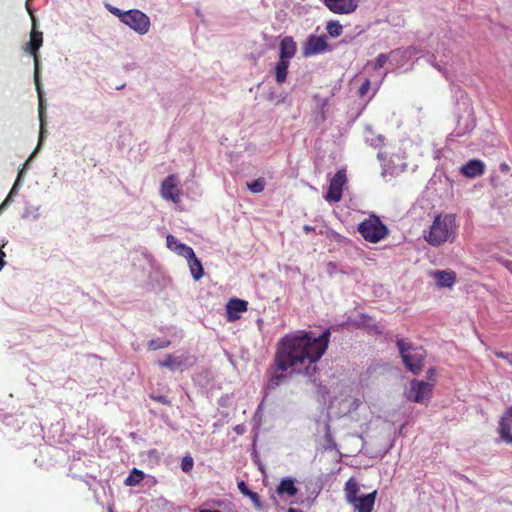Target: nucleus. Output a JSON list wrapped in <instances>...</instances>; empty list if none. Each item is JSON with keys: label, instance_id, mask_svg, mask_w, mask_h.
I'll return each instance as SVG.
<instances>
[{"label": "nucleus", "instance_id": "40", "mask_svg": "<svg viewBox=\"0 0 512 512\" xmlns=\"http://www.w3.org/2000/svg\"><path fill=\"white\" fill-rule=\"evenodd\" d=\"M25 165H26V163H25V164H23L22 169H20V170H19V172H18V176H17V179H16V181H15V184H14V186H13V188H12V190H11V192H10L9 196L14 192L16 185L19 183V180H20V178L22 177V173H23V170H24Z\"/></svg>", "mask_w": 512, "mask_h": 512}, {"label": "nucleus", "instance_id": "23", "mask_svg": "<svg viewBox=\"0 0 512 512\" xmlns=\"http://www.w3.org/2000/svg\"><path fill=\"white\" fill-rule=\"evenodd\" d=\"M145 478L143 471L134 468L129 476L125 479L124 483L127 486H136Z\"/></svg>", "mask_w": 512, "mask_h": 512}, {"label": "nucleus", "instance_id": "18", "mask_svg": "<svg viewBox=\"0 0 512 512\" xmlns=\"http://www.w3.org/2000/svg\"><path fill=\"white\" fill-rule=\"evenodd\" d=\"M498 433L501 441L512 444V421L508 417H501L498 425Z\"/></svg>", "mask_w": 512, "mask_h": 512}, {"label": "nucleus", "instance_id": "7", "mask_svg": "<svg viewBox=\"0 0 512 512\" xmlns=\"http://www.w3.org/2000/svg\"><path fill=\"white\" fill-rule=\"evenodd\" d=\"M347 182L346 171L344 169L338 170L333 178L330 180L328 191L325 199L329 202H338L343 195V188Z\"/></svg>", "mask_w": 512, "mask_h": 512}, {"label": "nucleus", "instance_id": "44", "mask_svg": "<svg viewBox=\"0 0 512 512\" xmlns=\"http://www.w3.org/2000/svg\"><path fill=\"white\" fill-rule=\"evenodd\" d=\"M433 224L434 225L441 224V215H438L435 217Z\"/></svg>", "mask_w": 512, "mask_h": 512}, {"label": "nucleus", "instance_id": "41", "mask_svg": "<svg viewBox=\"0 0 512 512\" xmlns=\"http://www.w3.org/2000/svg\"><path fill=\"white\" fill-rule=\"evenodd\" d=\"M246 496H248L253 501H258V499H259V495L256 492H253L251 490H249V492H248V494H246Z\"/></svg>", "mask_w": 512, "mask_h": 512}, {"label": "nucleus", "instance_id": "45", "mask_svg": "<svg viewBox=\"0 0 512 512\" xmlns=\"http://www.w3.org/2000/svg\"><path fill=\"white\" fill-rule=\"evenodd\" d=\"M304 231H305V233H309L311 231H314V227L313 226H304Z\"/></svg>", "mask_w": 512, "mask_h": 512}, {"label": "nucleus", "instance_id": "20", "mask_svg": "<svg viewBox=\"0 0 512 512\" xmlns=\"http://www.w3.org/2000/svg\"><path fill=\"white\" fill-rule=\"evenodd\" d=\"M290 61L279 59L275 66V80L278 84H282L287 80L288 68Z\"/></svg>", "mask_w": 512, "mask_h": 512}, {"label": "nucleus", "instance_id": "13", "mask_svg": "<svg viewBox=\"0 0 512 512\" xmlns=\"http://www.w3.org/2000/svg\"><path fill=\"white\" fill-rule=\"evenodd\" d=\"M328 44L325 36L311 35L304 45V55L312 56L326 51Z\"/></svg>", "mask_w": 512, "mask_h": 512}, {"label": "nucleus", "instance_id": "39", "mask_svg": "<svg viewBox=\"0 0 512 512\" xmlns=\"http://www.w3.org/2000/svg\"><path fill=\"white\" fill-rule=\"evenodd\" d=\"M435 376H436L435 368H429L428 371H427V378H428V380L433 382L435 380Z\"/></svg>", "mask_w": 512, "mask_h": 512}, {"label": "nucleus", "instance_id": "2", "mask_svg": "<svg viewBox=\"0 0 512 512\" xmlns=\"http://www.w3.org/2000/svg\"><path fill=\"white\" fill-rule=\"evenodd\" d=\"M43 43V34L42 32L36 30V22L33 19L32 23V30L30 33V40L26 44L25 51L30 53L34 58V83L35 88L39 97V118L41 121V131H40V137L43 133V105H42V85L40 81V73H39V56H38V50L42 46Z\"/></svg>", "mask_w": 512, "mask_h": 512}, {"label": "nucleus", "instance_id": "21", "mask_svg": "<svg viewBox=\"0 0 512 512\" xmlns=\"http://www.w3.org/2000/svg\"><path fill=\"white\" fill-rule=\"evenodd\" d=\"M187 261L193 279L195 281L200 280L204 275V269L202 267L201 261L196 257L195 254L194 257L189 258Z\"/></svg>", "mask_w": 512, "mask_h": 512}, {"label": "nucleus", "instance_id": "15", "mask_svg": "<svg viewBox=\"0 0 512 512\" xmlns=\"http://www.w3.org/2000/svg\"><path fill=\"white\" fill-rule=\"evenodd\" d=\"M377 497V490L371 493L358 497L350 505L354 508L355 512H372Z\"/></svg>", "mask_w": 512, "mask_h": 512}, {"label": "nucleus", "instance_id": "30", "mask_svg": "<svg viewBox=\"0 0 512 512\" xmlns=\"http://www.w3.org/2000/svg\"><path fill=\"white\" fill-rule=\"evenodd\" d=\"M388 61V55L387 54H384V53H381L377 56L376 58V61H375V64H374V69H380L382 68L386 62Z\"/></svg>", "mask_w": 512, "mask_h": 512}, {"label": "nucleus", "instance_id": "43", "mask_svg": "<svg viewBox=\"0 0 512 512\" xmlns=\"http://www.w3.org/2000/svg\"><path fill=\"white\" fill-rule=\"evenodd\" d=\"M503 417H508V418H510V421H512V406L506 410Z\"/></svg>", "mask_w": 512, "mask_h": 512}, {"label": "nucleus", "instance_id": "14", "mask_svg": "<svg viewBox=\"0 0 512 512\" xmlns=\"http://www.w3.org/2000/svg\"><path fill=\"white\" fill-rule=\"evenodd\" d=\"M248 310V302L239 298H233L226 304L227 320L235 322L240 319V313Z\"/></svg>", "mask_w": 512, "mask_h": 512}, {"label": "nucleus", "instance_id": "48", "mask_svg": "<svg viewBox=\"0 0 512 512\" xmlns=\"http://www.w3.org/2000/svg\"><path fill=\"white\" fill-rule=\"evenodd\" d=\"M502 168H503V169H507V168H508V166H507L506 164H503V165H502Z\"/></svg>", "mask_w": 512, "mask_h": 512}, {"label": "nucleus", "instance_id": "17", "mask_svg": "<svg viewBox=\"0 0 512 512\" xmlns=\"http://www.w3.org/2000/svg\"><path fill=\"white\" fill-rule=\"evenodd\" d=\"M297 46L292 37L287 36L280 42L279 59L290 61L296 54Z\"/></svg>", "mask_w": 512, "mask_h": 512}, {"label": "nucleus", "instance_id": "32", "mask_svg": "<svg viewBox=\"0 0 512 512\" xmlns=\"http://www.w3.org/2000/svg\"><path fill=\"white\" fill-rule=\"evenodd\" d=\"M359 224H383L380 218L374 214L370 215L368 218L362 220Z\"/></svg>", "mask_w": 512, "mask_h": 512}, {"label": "nucleus", "instance_id": "4", "mask_svg": "<svg viewBox=\"0 0 512 512\" xmlns=\"http://www.w3.org/2000/svg\"><path fill=\"white\" fill-rule=\"evenodd\" d=\"M455 227L456 226H429L428 231H424V238L430 245L436 247L440 246L455 238Z\"/></svg>", "mask_w": 512, "mask_h": 512}, {"label": "nucleus", "instance_id": "25", "mask_svg": "<svg viewBox=\"0 0 512 512\" xmlns=\"http://www.w3.org/2000/svg\"><path fill=\"white\" fill-rule=\"evenodd\" d=\"M174 252L176 254H178L179 256L186 258L187 260L189 258L194 257V254H195L194 250L190 246H187L184 243L177 244V246L174 247Z\"/></svg>", "mask_w": 512, "mask_h": 512}, {"label": "nucleus", "instance_id": "49", "mask_svg": "<svg viewBox=\"0 0 512 512\" xmlns=\"http://www.w3.org/2000/svg\"><path fill=\"white\" fill-rule=\"evenodd\" d=\"M5 205V202L1 204L0 206V210L2 209V207Z\"/></svg>", "mask_w": 512, "mask_h": 512}, {"label": "nucleus", "instance_id": "6", "mask_svg": "<svg viewBox=\"0 0 512 512\" xmlns=\"http://www.w3.org/2000/svg\"><path fill=\"white\" fill-rule=\"evenodd\" d=\"M160 195L163 199L172 201L175 204L181 202L183 192L179 186L177 175L171 174L162 181Z\"/></svg>", "mask_w": 512, "mask_h": 512}, {"label": "nucleus", "instance_id": "46", "mask_svg": "<svg viewBox=\"0 0 512 512\" xmlns=\"http://www.w3.org/2000/svg\"><path fill=\"white\" fill-rule=\"evenodd\" d=\"M328 268H331V269H335L336 268V264L334 262H329L327 264Z\"/></svg>", "mask_w": 512, "mask_h": 512}, {"label": "nucleus", "instance_id": "3", "mask_svg": "<svg viewBox=\"0 0 512 512\" xmlns=\"http://www.w3.org/2000/svg\"><path fill=\"white\" fill-rule=\"evenodd\" d=\"M396 345L404 366L414 375H419L424 367L426 350L402 338H397Z\"/></svg>", "mask_w": 512, "mask_h": 512}, {"label": "nucleus", "instance_id": "31", "mask_svg": "<svg viewBox=\"0 0 512 512\" xmlns=\"http://www.w3.org/2000/svg\"><path fill=\"white\" fill-rule=\"evenodd\" d=\"M370 87H371L370 80L369 79H365L364 82L359 87L358 95L360 97H364L368 93V91L370 90Z\"/></svg>", "mask_w": 512, "mask_h": 512}, {"label": "nucleus", "instance_id": "22", "mask_svg": "<svg viewBox=\"0 0 512 512\" xmlns=\"http://www.w3.org/2000/svg\"><path fill=\"white\" fill-rule=\"evenodd\" d=\"M277 492L279 494H287L289 496H295L298 492V489L294 485L293 480L291 479H284L280 482Z\"/></svg>", "mask_w": 512, "mask_h": 512}, {"label": "nucleus", "instance_id": "9", "mask_svg": "<svg viewBox=\"0 0 512 512\" xmlns=\"http://www.w3.org/2000/svg\"><path fill=\"white\" fill-rule=\"evenodd\" d=\"M429 277L435 280L437 288H453L457 280V274L451 269L446 270H431L428 273Z\"/></svg>", "mask_w": 512, "mask_h": 512}, {"label": "nucleus", "instance_id": "8", "mask_svg": "<svg viewBox=\"0 0 512 512\" xmlns=\"http://www.w3.org/2000/svg\"><path fill=\"white\" fill-rule=\"evenodd\" d=\"M433 385V383L413 379L410 382L408 399L416 403H423L425 400L431 398Z\"/></svg>", "mask_w": 512, "mask_h": 512}, {"label": "nucleus", "instance_id": "36", "mask_svg": "<svg viewBox=\"0 0 512 512\" xmlns=\"http://www.w3.org/2000/svg\"><path fill=\"white\" fill-rule=\"evenodd\" d=\"M456 221L455 214H447L443 219V224H454Z\"/></svg>", "mask_w": 512, "mask_h": 512}, {"label": "nucleus", "instance_id": "47", "mask_svg": "<svg viewBox=\"0 0 512 512\" xmlns=\"http://www.w3.org/2000/svg\"><path fill=\"white\" fill-rule=\"evenodd\" d=\"M287 512H302V511L299 509H295V508H289Z\"/></svg>", "mask_w": 512, "mask_h": 512}, {"label": "nucleus", "instance_id": "5", "mask_svg": "<svg viewBox=\"0 0 512 512\" xmlns=\"http://www.w3.org/2000/svg\"><path fill=\"white\" fill-rule=\"evenodd\" d=\"M122 22L140 35L146 34L150 29L149 17L137 9L124 12Z\"/></svg>", "mask_w": 512, "mask_h": 512}, {"label": "nucleus", "instance_id": "38", "mask_svg": "<svg viewBox=\"0 0 512 512\" xmlns=\"http://www.w3.org/2000/svg\"><path fill=\"white\" fill-rule=\"evenodd\" d=\"M109 10L113 15L119 17V19L122 21L124 12H122L120 9L115 8V7H111V8H109Z\"/></svg>", "mask_w": 512, "mask_h": 512}, {"label": "nucleus", "instance_id": "24", "mask_svg": "<svg viewBox=\"0 0 512 512\" xmlns=\"http://www.w3.org/2000/svg\"><path fill=\"white\" fill-rule=\"evenodd\" d=\"M326 30L331 37H338L343 32V26L337 20H331L327 23Z\"/></svg>", "mask_w": 512, "mask_h": 512}, {"label": "nucleus", "instance_id": "42", "mask_svg": "<svg viewBox=\"0 0 512 512\" xmlns=\"http://www.w3.org/2000/svg\"><path fill=\"white\" fill-rule=\"evenodd\" d=\"M5 253L0 249V270L3 268L5 261H4Z\"/></svg>", "mask_w": 512, "mask_h": 512}, {"label": "nucleus", "instance_id": "1", "mask_svg": "<svg viewBox=\"0 0 512 512\" xmlns=\"http://www.w3.org/2000/svg\"><path fill=\"white\" fill-rule=\"evenodd\" d=\"M330 336L329 330L318 336L305 330L285 335L277 343L275 366L282 372L312 376L316 364L328 349Z\"/></svg>", "mask_w": 512, "mask_h": 512}, {"label": "nucleus", "instance_id": "26", "mask_svg": "<svg viewBox=\"0 0 512 512\" xmlns=\"http://www.w3.org/2000/svg\"><path fill=\"white\" fill-rule=\"evenodd\" d=\"M247 186L252 193H260L264 190L265 180L263 178H258L251 183H247Z\"/></svg>", "mask_w": 512, "mask_h": 512}, {"label": "nucleus", "instance_id": "12", "mask_svg": "<svg viewBox=\"0 0 512 512\" xmlns=\"http://www.w3.org/2000/svg\"><path fill=\"white\" fill-rule=\"evenodd\" d=\"M388 226H357L360 235L368 242L377 243L388 235Z\"/></svg>", "mask_w": 512, "mask_h": 512}, {"label": "nucleus", "instance_id": "35", "mask_svg": "<svg viewBox=\"0 0 512 512\" xmlns=\"http://www.w3.org/2000/svg\"><path fill=\"white\" fill-rule=\"evenodd\" d=\"M152 399L156 402H159L163 405H171V401L166 397V396H163V395H159V396H152Z\"/></svg>", "mask_w": 512, "mask_h": 512}, {"label": "nucleus", "instance_id": "34", "mask_svg": "<svg viewBox=\"0 0 512 512\" xmlns=\"http://www.w3.org/2000/svg\"><path fill=\"white\" fill-rule=\"evenodd\" d=\"M166 242H167V247L174 251V247L177 246V244H181L174 236L172 235H168L167 236V239H166Z\"/></svg>", "mask_w": 512, "mask_h": 512}, {"label": "nucleus", "instance_id": "28", "mask_svg": "<svg viewBox=\"0 0 512 512\" xmlns=\"http://www.w3.org/2000/svg\"><path fill=\"white\" fill-rule=\"evenodd\" d=\"M194 465V460L191 456H185L183 457L181 461V469L183 472L188 473L192 470Z\"/></svg>", "mask_w": 512, "mask_h": 512}, {"label": "nucleus", "instance_id": "11", "mask_svg": "<svg viewBox=\"0 0 512 512\" xmlns=\"http://www.w3.org/2000/svg\"><path fill=\"white\" fill-rule=\"evenodd\" d=\"M323 2L334 14H351L358 8L360 0H323Z\"/></svg>", "mask_w": 512, "mask_h": 512}, {"label": "nucleus", "instance_id": "19", "mask_svg": "<svg viewBox=\"0 0 512 512\" xmlns=\"http://www.w3.org/2000/svg\"><path fill=\"white\" fill-rule=\"evenodd\" d=\"M360 491L359 484L357 480L353 477L349 478L344 487L345 498L348 504L352 503L355 499H357L358 493Z\"/></svg>", "mask_w": 512, "mask_h": 512}, {"label": "nucleus", "instance_id": "16", "mask_svg": "<svg viewBox=\"0 0 512 512\" xmlns=\"http://www.w3.org/2000/svg\"><path fill=\"white\" fill-rule=\"evenodd\" d=\"M460 172L467 178H475L485 173V164L479 159H472L460 168Z\"/></svg>", "mask_w": 512, "mask_h": 512}, {"label": "nucleus", "instance_id": "37", "mask_svg": "<svg viewBox=\"0 0 512 512\" xmlns=\"http://www.w3.org/2000/svg\"><path fill=\"white\" fill-rule=\"evenodd\" d=\"M238 489L240 490V492H241L243 495L248 494V492H249V490H250L244 481H240V482H238Z\"/></svg>", "mask_w": 512, "mask_h": 512}, {"label": "nucleus", "instance_id": "10", "mask_svg": "<svg viewBox=\"0 0 512 512\" xmlns=\"http://www.w3.org/2000/svg\"><path fill=\"white\" fill-rule=\"evenodd\" d=\"M190 359L191 358L187 354H168L164 360L158 362V365L172 371L183 370L184 368L192 365Z\"/></svg>", "mask_w": 512, "mask_h": 512}, {"label": "nucleus", "instance_id": "27", "mask_svg": "<svg viewBox=\"0 0 512 512\" xmlns=\"http://www.w3.org/2000/svg\"><path fill=\"white\" fill-rule=\"evenodd\" d=\"M170 345V341H160V340H150L148 343V348L150 350H159L166 348Z\"/></svg>", "mask_w": 512, "mask_h": 512}, {"label": "nucleus", "instance_id": "29", "mask_svg": "<svg viewBox=\"0 0 512 512\" xmlns=\"http://www.w3.org/2000/svg\"><path fill=\"white\" fill-rule=\"evenodd\" d=\"M285 378H286V376L282 373L275 374L269 380V386L272 388H275V387L279 386Z\"/></svg>", "mask_w": 512, "mask_h": 512}, {"label": "nucleus", "instance_id": "33", "mask_svg": "<svg viewBox=\"0 0 512 512\" xmlns=\"http://www.w3.org/2000/svg\"><path fill=\"white\" fill-rule=\"evenodd\" d=\"M495 356L497 358H501L506 360L510 365H512V353H506L502 351H495Z\"/></svg>", "mask_w": 512, "mask_h": 512}]
</instances>
